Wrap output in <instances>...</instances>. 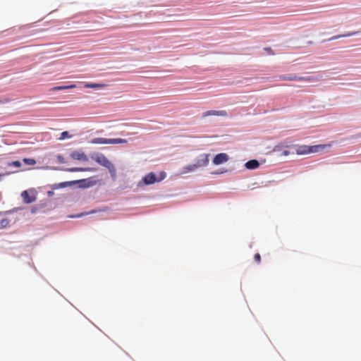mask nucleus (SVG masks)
Masks as SVG:
<instances>
[{
    "instance_id": "f257e3e1",
    "label": "nucleus",
    "mask_w": 361,
    "mask_h": 361,
    "mask_svg": "<svg viewBox=\"0 0 361 361\" xmlns=\"http://www.w3.org/2000/svg\"><path fill=\"white\" fill-rule=\"evenodd\" d=\"M92 159L94 160L99 165L106 168L111 175L114 176L116 173V169L114 164L106 158L103 154H96L92 156Z\"/></svg>"
},
{
    "instance_id": "f03ea898",
    "label": "nucleus",
    "mask_w": 361,
    "mask_h": 361,
    "mask_svg": "<svg viewBox=\"0 0 361 361\" xmlns=\"http://www.w3.org/2000/svg\"><path fill=\"white\" fill-rule=\"evenodd\" d=\"M90 142L94 145H115L127 143L128 140L122 138L107 139L104 137H96L92 139Z\"/></svg>"
},
{
    "instance_id": "7ed1b4c3",
    "label": "nucleus",
    "mask_w": 361,
    "mask_h": 361,
    "mask_svg": "<svg viewBox=\"0 0 361 361\" xmlns=\"http://www.w3.org/2000/svg\"><path fill=\"white\" fill-rule=\"evenodd\" d=\"M165 178L166 173L164 171L160 172L158 177L156 176L154 173L150 172L143 177L142 180L145 185H151L154 183L155 182H159L164 180Z\"/></svg>"
},
{
    "instance_id": "20e7f679",
    "label": "nucleus",
    "mask_w": 361,
    "mask_h": 361,
    "mask_svg": "<svg viewBox=\"0 0 361 361\" xmlns=\"http://www.w3.org/2000/svg\"><path fill=\"white\" fill-rule=\"evenodd\" d=\"M209 161V154H200L198 158L195 160V163L196 166L198 168L207 166Z\"/></svg>"
},
{
    "instance_id": "39448f33",
    "label": "nucleus",
    "mask_w": 361,
    "mask_h": 361,
    "mask_svg": "<svg viewBox=\"0 0 361 361\" xmlns=\"http://www.w3.org/2000/svg\"><path fill=\"white\" fill-rule=\"evenodd\" d=\"M322 75H315V76H298V81H302L307 82H313L319 81L322 79Z\"/></svg>"
},
{
    "instance_id": "423d86ee",
    "label": "nucleus",
    "mask_w": 361,
    "mask_h": 361,
    "mask_svg": "<svg viewBox=\"0 0 361 361\" xmlns=\"http://www.w3.org/2000/svg\"><path fill=\"white\" fill-rule=\"evenodd\" d=\"M21 197L24 202L26 204H30L35 202L36 200L35 196L34 195H30L29 192L27 190H24L23 192H22Z\"/></svg>"
},
{
    "instance_id": "0eeeda50",
    "label": "nucleus",
    "mask_w": 361,
    "mask_h": 361,
    "mask_svg": "<svg viewBox=\"0 0 361 361\" xmlns=\"http://www.w3.org/2000/svg\"><path fill=\"white\" fill-rule=\"evenodd\" d=\"M71 158L75 160H80V161H88L87 156L84 152H73L71 154Z\"/></svg>"
},
{
    "instance_id": "6e6552de",
    "label": "nucleus",
    "mask_w": 361,
    "mask_h": 361,
    "mask_svg": "<svg viewBox=\"0 0 361 361\" xmlns=\"http://www.w3.org/2000/svg\"><path fill=\"white\" fill-rule=\"evenodd\" d=\"M246 169L250 170L256 169L259 166V163L257 159H251L245 164Z\"/></svg>"
},
{
    "instance_id": "1a4fd4ad",
    "label": "nucleus",
    "mask_w": 361,
    "mask_h": 361,
    "mask_svg": "<svg viewBox=\"0 0 361 361\" xmlns=\"http://www.w3.org/2000/svg\"><path fill=\"white\" fill-rule=\"evenodd\" d=\"M226 161V153H220L215 156L213 159V163L215 165L223 164Z\"/></svg>"
},
{
    "instance_id": "9d476101",
    "label": "nucleus",
    "mask_w": 361,
    "mask_h": 361,
    "mask_svg": "<svg viewBox=\"0 0 361 361\" xmlns=\"http://www.w3.org/2000/svg\"><path fill=\"white\" fill-rule=\"evenodd\" d=\"M278 78L283 80L298 81V75L296 74L281 75Z\"/></svg>"
},
{
    "instance_id": "9b49d317",
    "label": "nucleus",
    "mask_w": 361,
    "mask_h": 361,
    "mask_svg": "<svg viewBox=\"0 0 361 361\" xmlns=\"http://www.w3.org/2000/svg\"><path fill=\"white\" fill-rule=\"evenodd\" d=\"M296 153L298 154H306L310 153V146H306V145L300 146L296 149Z\"/></svg>"
},
{
    "instance_id": "f8f14e48",
    "label": "nucleus",
    "mask_w": 361,
    "mask_h": 361,
    "mask_svg": "<svg viewBox=\"0 0 361 361\" xmlns=\"http://www.w3.org/2000/svg\"><path fill=\"white\" fill-rule=\"evenodd\" d=\"M76 87V85L75 84H72V85H63V86H56V87H54L53 88H51V91H59V90H68V89H73V88H75Z\"/></svg>"
},
{
    "instance_id": "ddd939ff",
    "label": "nucleus",
    "mask_w": 361,
    "mask_h": 361,
    "mask_svg": "<svg viewBox=\"0 0 361 361\" xmlns=\"http://www.w3.org/2000/svg\"><path fill=\"white\" fill-rule=\"evenodd\" d=\"M223 115H224V114L222 111L211 110V111H207L204 112L202 114V117H207L209 116H223Z\"/></svg>"
},
{
    "instance_id": "4468645a",
    "label": "nucleus",
    "mask_w": 361,
    "mask_h": 361,
    "mask_svg": "<svg viewBox=\"0 0 361 361\" xmlns=\"http://www.w3.org/2000/svg\"><path fill=\"white\" fill-rule=\"evenodd\" d=\"M357 33V32H349V33L344 34V35H336V36H334V37L328 39L326 41H332V40H335V39H339L341 37L353 36V35H355Z\"/></svg>"
},
{
    "instance_id": "2eb2a0df",
    "label": "nucleus",
    "mask_w": 361,
    "mask_h": 361,
    "mask_svg": "<svg viewBox=\"0 0 361 361\" xmlns=\"http://www.w3.org/2000/svg\"><path fill=\"white\" fill-rule=\"evenodd\" d=\"M106 86V85L102 83H85L84 85L85 88H104Z\"/></svg>"
},
{
    "instance_id": "dca6fc26",
    "label": "nucleus",
    "mask_w": 361,
    "mask_h": 361,
    "mask_svg": "<svg viewBox=\"0 0 361 361\" xmlns=\"http://www.w3.org/2000/svg\"><path fill=\"white\" fill-rule=\"evenodd\" d=\"M68 171L70 172H79V171H92V169H90V168L74 167V168L68 169Z\"/></svg>"
},
{
    "instance_id": "f3484780",
    "label": "nucleus",
    "mask_w": 361,
    "mask_h": 361,
    "mask_svg": "<svg viewBox=\"0 0 361 361\" xmlns=\"http://www.w3.org/2000/svg\"><path fill=\"white\" fill-rule=\"evenodd\" d=\"M325 145H314V146H310V153H314L318 152L323 149H324Z\"/></svg>"
},
{
    "instance_id": "a211bd4d",
    "label": "nucleus",
    "mask_w": 361,
    "mask_h": 361,
    "mask_svg": "<svg viewBox=\"0 0 361 361\" xmlns=\"http://www.w3.org/2000/svg\"><path fill=\"white\" fill-rule=\"evenodd\" d=\"M197 169V167L196 166L195 164H190L183 168V170H184L183 172L187 173V172H190V171H193Z\"/></svg>"
},
{
    "instance_id": "6ab92c4d",
    "label": "nucleus",
    "mask_w": 361,
    "mask_h": 361,
    "mask_svg": "<svg viewBox=\"0 0 361 361\" xmlns=\"http://www.w3.org/2000/svg\"><path fill=\"white\" fill-rule=\"evenodd\" d=\"M23 162L28 165H35L36 164V161L33 159H23Z\"/></svg>"
},
{
    "instance_id": "aec40b11",
    "label": "nucleus",
    "mask_w": 361,
    "mask_h": 361,
    "mask_svg": "<svg viewBox=\"0 0 361 361\" xmlns=\"http://www.w3.org/2000/svg\"><path fill=\"white\" fill-rule=\"evenodd\" d=\"M9 223L10 221L7 218H2L0 222L1 226H7Z\"/></svg>"
},
{
    "instance_id": "412c9836",
    "label": "nucleus",
    "mask_w": 361,
    "mask_h": 361,
    "mask_svg": "<svg viewBox=\"0 0 361 361\" xmlns=\"http://www.w3.org/2000/svg\"><path fill=\"white\" fill-rule=\"evenodd\" d=\"M68 132L64 131L61 134V136L59 137L60 140H64L66 137H69Z\"/></svg>"
},
{
    "instance_id": "4be33fe9",
    "label": "nucleus",
    "mask_w": 361,
    "mask_h": 361,
    "mask_svg": "<svg viewBox=\"0 0 361 361\" xmlns=\"http://www.w3.org/2000/svg\"><path fill=\"white\" fill-rule=\"evenodd\" d=\"M9 165L15 167H20L21 166V163L19 161H14L9 164Z\"/></svg>"
},
{
    "instance_id": "5701e85b",
    "label": "nucleus",
    "mask_w": 361,
    "mask_h": 361,
    "mask_svg": "<svg viewBox=\"0 0 361 361\" xmlns=\"http://www.w3.org/2000/svg\"><path fill=\"white\" fill-rule=\"evenodd\" d=\"M254 259H255V261L257 262V263H260L261 262V256L259 253H257L255 255V257H254Z\"/></svg>"
},
{
    "instance_id": "b1692460",
    "label": "nucleus",
    "mask_w": 361,
    "mask_h": 361,
    "mask_svg": "<svg viewBox=\"0 0 361 361\" xmlns=\"http://www.w3.org/2000/svg\"><path fill=\"white\" fill-rule=\"evenodd\" d=\"M290 154L289 151L288 150H284L282 152L281 154L283 155V156H287Z\"/></svg>"
},
{
    "instance_id": "393cba45",
    "label": "nucleus",
    "mask_w": 361,
    "mask_h": 361,
    "mask_svg": "<svg viewBox=\"0 0 361 361\" xmlns=\"http://www.w3.org/2000/svg\"><path fill=\"white\" fill-rule=\"evenodd\" d=\"M1 214H2V212H0V215H1Z\"/></svg>"
}]
</instances>
